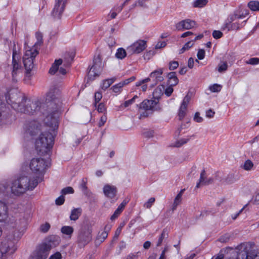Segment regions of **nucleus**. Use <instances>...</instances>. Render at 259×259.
I'll return each instance as SVG.
<instances>
[{"instance_id":"23","label":"nucleus","mask_w":259,"mask_h":259,"mask_svg":"<svg viewBox=\"0 0 259 259\" xmlns=\"http://www.w3.org/2000/svg\"><path fill=\"white\" fill-rule=\"evenodd\" d=\"M90 238L91 237L89 232L86 233L81 231L78 236L77 241L79 243L84 244L88 242Z\"/></svg>"},{"instance_id":"28","label":"nucleus","mask_w":259,"mask_h":259,"mask_svg":"<svg viewBox=\"0 0 259 259\" xmlns=\"http://www.w3.org/2000/svg\"><path fill=\"white\" fill-rule=\"evenodd\" d=\"M116 80V78L115 77H113L111 78L106 79L103 80L100 84L101 89L105 91L107 89L115 80Z\"/></svg>"},{"instance_id":"9","label":"nucleus","mask_w":259,"mask_h":259,"mask_svg":"<svg viewBox=\"0 0 259 259\" xmlns=\"http://www.w3.org/2000/svg\"><path fill=\"white\" fill-rule=\"evenodd\" d=\"M158 101L154 100H144L139 105V109L143 110L144 112L140 114V118L146 117L151 114L154 111L160 110V108L158 105Z\"/></svg>"},{"instance_id":"14","label":"nucleus","mask_w":259,"mask_h":259,"mask_svg":"<svg viewBox=\"0 0 259 259\" xmlns=\"http://www.w3.org/2000/svg\"><path fill=\"white\" fill-rule=\"evenodd\" d=\"M146 47V41L144 40H138L127 48V51L131 55L139 54L144 51Z\"/></svg>"},{"instance_id":"2","label":"nucleus","mask_w":259,"mask_h":259,"mask_svg":"<svg viewBox=\"0 0 259 259\" xmlns=\"http://www.w3.org/2000/svg\"><path fill=\"white\" fill-rule=\"evenodd\" d=\"M53 145V136L50 132L42 133L36 140L35 146L37 156L31 159V162H49L51 158L50 151Z\"/></svg>"},{"instance_id":"54","label":"nucleus","mask_w":259,"mask_h":259,"mask_svg":"<svg viewBox=\"0 0 259 259\" xmlns=\"http://www.w3.org/2000/svg\"><path fill=\"white\" fill-rule=\"evenodd\" d=\"M154 132L152 130H149L144 132L143 135L145 138H151L154 136Z\"/></svg>"},{"instance_id":"24","label":"nucleus","mask_w":259,"mask_h":259,"mask_svg":"<svg viewBox=\"0 0 259 259\" xmlns=\"http://www.w3.org/2000/svg\"><path fill=\"white\" fill-rule=\"evenodd\" d=\"M256 256V254L248 252L245 247L243 251H241L238 254L237 259H254Z\"/></svg>"},{"instance_id":"36","label":"nucleus","mask_w":259,"mask_h":259,"mask_svg":"<svg viewBox=\"0 0 259 259\" xmlns=\"http://www.w3.org/2000/svg\"><path fill=\"white\" fill-rule=\"evenodd\" d=\"M248 14V13L247 11H245V13H242L241 14H237V13H235L233 15L230 16V21L229 22L231 23L237 19H242L244 18Z\"/></svg>"},{"instance_id":"16","label":"nucleus","mask_w":259,"mask_h":259,"mask_svg":"<svg viewBox=\"0 0 259 259\" xmlns=\"http://www.w3.org/2000/svg\"><path fill=\"white\" fill-rule=\"evenodd\" d=\"M189 102L190 97L188 96H186L183 99L179 109L178 116L180 120H182L186 115L187 106Z\"/></svg>"},{"instance_id":"62","label":"nucleus","mask_w":259,"mask_h":259,"mask_svg":"<svg viewBox=\"0 0 259 259\" xmlns=\"http://www.w3.org/2000/svg\"><path fill=\"white\" fill-rule=\"evenodd\" d=\"M106 110L105 105L103 103H100L98 105V112H104Z\"/></svg>"},{"instance_id":"45","label":"nucleus","mask_w":259,"mask_h":259,"mask_svg":"<svg viewBox=\"0 0 259 259\" xmlns=\"http://www.w3.org/2000/svg\"><path fill=\"white\" fill-rule=\"evenodd\" d=\"M155 201V199L154 197H151L144 204V207L147 208H150L151 207L153 203Z\"/></svg>"},{"instance_id":"3","label":"nucleus","mask_w":259,"mask_h":259,"mask_svg":"<svg viewBox=\"0 0 259 259\" xmlns=\"http://www.w3.org/2000/svg\"><path fill=\"white\" fill-rule=\"evenodd\" d=\"M58 244L59 238L56 236H50L36 246L29 255L28 259H46L51 249Z\"/></svg>"},{"instance_id":"64","label":"nucleus","mask_w":259,"mask_h":259,"mask_svg":"<svg viewBox=\"0 0 259 259\" xmlns=\"http://www.w3.org/2000/svg\"><path fill=\"white\" fill-rule=\"evenodd\" d=\"M253 201L254 203L259 204V190L257 191L256 194L253 197Z\"/></svg>"},{"instance_id":"32","label":"nucleus","mask_w":259,"mask_h":259,"mask_svg":"<svg viewBox=\"0 0 259 259\" xmlns=\"http://www.w3.org/2000/svg\"><path fill=\"white\" fill-rule=\"evenodd\" d=\"M62 60L61 59L56 60L50 69L49 73L51 74H54L59 69V66L62 63Z\"/></svg>"},{"instance_id":"22","label":"nucleus","mask_w":259,"mask_h":259,"mask_svg":"<svg viewBox=\"0 0 259 259\" xmlns=\"http://www.w3.org/2000/svg\"><path fill=\"white\" fill-rule=\"evenodd\" d=\"M185 191V189H182L176 196L171 207L172 211L176 210L178 205L181 203L182 200V197Z\"/></svg>"},{"instance_id":"29","label":"nucleus","mask_w":259,"mask_h":259,"mask_svg":"<svg viewBox=\"0 0 259 259\" xmlns=\"http://www.w3.org/2000/svg\"><path fill=\"white\" fill-rule=\"evenodd\" d=\"M96 65L94 64L90 69V71H89L87 84L89 83L90 81L94 80L96 79V76L97 75V73L96 72Z\"/></svg>"},{"instance_id":"20","label":"nucleus","mask_w":259,"mask_h":259,"mask_svg":"<svg viewBox=\"0 0 259 259\" xmlns=\"http://www.w3.org/2000/svg\"><path fill=\"white\" fill-rule=\"evenodd\" d=\"M111 229V226L110 225H106L104 228L103 230L101 232H98V242L100 243H102L104 241V240L107 238L108 233L110 232Z\"/></svg>"},{"instance_id":"43","label":"nucleus","mask_w":259,"mask_h":259,"mask_svg":"<svg viewBox=\"0 0 259 259\" xmlns=\"http://www.w3.org/2000/svg\"><path fill=\"white\" fill-rule=\"evenodd\" d=\"M122 86L120 83L114 85L111 88L112 91L115 93H119L122 91Z\"/></svg>"},{"instance_id":"17","label":"nucleus","mask_w":259,"mask_h":259,"mask_svg":"<svg viewBox=\"0 0 259 259\" xmlns=\"http://www.w3.org/2000/svg\"><path fill=\"white\" fill-rule=\"evenodd\" d=\"M40 124L36 121L30 122L28 127L26 129V133L27 134L33 136L38 133L40 130Z\"/></svg>"},{"instance_id":"1","label":"nucleus","mask_w":259,"mask_h":259,"mask_svg":"<svg viewBox=\"0 0 259 259\" xmlns=\"http://www.w3.org/2000/svg\"><path fill=\"white\" fill-rule=\"evenodd\" d=\"M45 163H30V172H24L12 183L11 190L15 195H20L27 190H33L43 180L46 169Z\"/></svg>"},{"instance_id":"35","label":"nucleus","mask_w":259,"mask_h":259,"mask_svg":"<svg viewBox=\"0 0 259 259\" xmlns=\"http://www.w3.org/2000/svg\"><path fill=\"white\" fill-rule=\"evenodd\" d=\"M168 232L166 229H164L162 233H161L159 237V238L158 239V241L157 242L156 246H160L164 238H166L168 237Z\"/></svg>"},{"instance_id":"53","label":"nucleus","mask_w":259,"mask_h":259,"mask_svg":"<svg viewBox=\"0 0 259 259\" xmlns=\"http://www.w3.org/2000/svg\"><path fill=\"white\" fill-rule=\"evenodd\" d=\"M223 36V33L219 30H214L212 32V36L215 39H219L222 37Z\"/></svg>"},{"instance_id":"7","label":"nucleus","mask_w":259,"mask_h":259,"mask_svg":"<svg viewBox=\"0 0 259 259\" xmlns=\"http://www.w3.org/2000/svg\"><path fill=\"white\" fill-rule=\"evenodd\" d=\"M0 222L5 223L7 226L13 228H18L20 226L19 222L13 217H9L8 205L1 201H0Z\"/></svg>"},{"instance_id":"15","label":"nucleus","mask_w":259,"mask_h":259,"mask_svg":"<svg viewBox=\"0 0 259 259\" xmlns=\"http://www.w3.org/2000/svg\"><path fill=\"white\" fill-rule=\"evenodd\" d=\"M196 25L195 21L189 19H185L180 21L176 25L177 29L180 30L182 29H190L194 27Z\"/></svg>"},{"instance_id":"56","label":"nucleus","mask_w":259,"mask_h":259,"mask_svg":"<svg viewBox=\"0 0 259 259\" xmlns=\"http://www.w3.org/2000/svg\"><path fill=\"white\" fill-rule=\"evenodd\" d=\"M64 201H65V198H64V197L63 196V195H62L59 196L58 198H57L56 199L55 202H56V204L57 205H60L64 203Z\"/></svg>"},{"instance_id":"30","label":"nucleus","mask_w":259,"mask_h":259,"mask_svg":"<svg viewBox=\"0 0 259 259\" xmlns=\"http://www.w3.org/2000/svg\"><path fill=\"white\" fill-rule=\"evenodd\" d=\"M81 209L80 208H74L72 210L70 215V219L72 221L77 220L79 217L81 215Z\"/></svg>"},{"instance_id":"26","label":"nucleus","mask_w":259,"mask_h":259,"mask_svg":"<svg viewBox=\"0 0 259 259\" xmlns=\"http://www.w3.org/2000/svg\"><path fill=\"white\" fill-rule=\"evenodd\" d=\"M228 20V22L226 23L223 26V29H228V30H229L230 29L238 30V29H240V27H242L243 26L242 24L245 22V21H244V22H242V23L241 24H239V23L235 22V23H232L231 25V26H230V23H231L229 22L230 21V18Z\"/></svg>"},{"instance_id":"44","label":"nucleus","mask_w":259,"mask_h":259,"mask_svg":"<svg viewBox=\"0 0 259 259\" xmlns=\"http://www.w3.org/2000/svg\"><path fill=\"white\" fill-rule=\"evenodd\" d=\"M51 226L49 223H46L40 226V231L42 233H47L50 229Z\"/></svg>"},{"instance_id":"6","label":"nucleus","mask_w":259,"mask_h":259,"mask_svg":"<svg viewBox=\"0 0 259 259\" xmlns=\"http://www.w3.org/2000/svg\"><path fill=\"white\" fill-rule=\"evenodd\" d=\"M21 236L15 237L12 235H8L2 242L0 246V251L2 256L6 253H13L17 249L16 243L20 238Z\"/></svg>"},{"instance_id":"50","label":"nucleus","mask_w":259,"mask_h":259,"mask_svg":"<svg viewBox=\"0 0 259 259\" xmlns=\"http://www.w3.org/2000/svg\"><path fill=\"white\" fill-rule=\"evenodd\" d=\"M120 209H118V208L115 210L113 214L111 216L110 220L111 221H114L116 219H117L119 215L121 213L122 211H121Z\"/></svg>"},{"instance_id":"61","label":"nucleus","mask_w":259,"mask_h":259,"mask_svg":"<svg viewBox=\"0 0 259 259\" xmlns=\"http://www.w3.org/2000/svg\"><path fill=\"white\" fill-rule=\"evenodd\" d=\"M121 230H122V227H119L117 228V229H116V230L115 231V234H114V236L113 237L114 239H117L118 238L119 235L121 233Z\"/></svg>"},{"instance_id":"49","label":"nucleus","mask_w":259,"mask_h":259,"mask_svg":"<svg viewBox=\"0 0 259 259\" xmlns=\"http://www.w3.org/2000/svg\"><path fill=\"white\" fill-rule=\"evenodd\" d=\"M179 66V63L176 61H170L169 63V69L173 70L177 69Z\"/></svg>"},{"instance_id":"12","label":"nucleus","mask_w":259,"mask_h":259,"mask_svg":"<svg viewBox=\"0 0 259 259\" xmlns=\"http://www.w3.org/2000/svg\"><path fill=\"white\" fill-rule=\"evenodd\" d=\"M55 4L51 13V16L55 21L61 19L64 12L66 0H56Z\"/></svg>"},{"instance_id":"46","label":"nucleus","mask_w":259,"mask_h":259,"mask_svg":"<svg viewBox=\"0 0 259 259\" xmlns=\"http://www.w3.org/2000/svg\"><path fill=\"white\" fill-rule=\"evenodd\" d=\"M73 193L74 190L71 187H67L63 189L61 191V193L63 195L68 194H73Z\"/></svg>"},{"instance_id":"5","label":"nucleus","mask_w":259,"mask_h":259,"mask_svg":"<svg viewBox=\"0 0 259 259\" xmlns=\"http://www.w3.org/2000/svg\"><path fill=\"white\" fill-rule=\"evenodd\" d=\"M24 49L23 62L26 70V77H29L30 71L34 67V60L38 54V51L35 48H31L26 41L24 44Z\"/></svg>"},{"instance_id":"59","label":"nucleus","mask_w":259,"mask_h":259,"mask_svg":"<svg viewBox=\"0 0 259 259\" xmlns=\"http://www.w3.org/2000/svg\"><path fill=\"white\" fill-rule=\"evenodd\" d=\"M194 120L197 122H201L203 121V118L201 116H200V113L199 112H196L195 114Z\"/></svg>"},{"instance_id":"37","label":"nucleus","mask_w":259,"mask_h":259,"mask_svg":"<svg viewBox=\"0 0 259 259\" xmlns=\"http://www.w3.org/2000/svg\"><path fill=\"white\" fill-rule=\"evenodd\" d=\"M249 8L253 11H259V2L252 1L248 4Z\"/></svg>"},{"instance_id":"38","label":"nucleus","mask_w":259,"mask_h":259,"mask_svg":"<svg viewBox=\"0 0 259 259\" xmlns=\"http://www.w3.org/2000/svg\"><path fill=\"white\" fill-rule=\"evenodd\" d=\"M208 2L207 0H196L193 3L194 8H202L205 6Z\"/></svg>"},{"instance_id":"11","label":"nucleus","mask_w":259,"mask_h":259,"mask_svg":"<svg viewBox=\"0 0 259 259\" xmlns=\"http://www.w3.org/2000/svg\"><path fill=\"white\" fill-rule=\"evenodd\" d=\"M41 107V103L37 100L34 101L26 100V102L22 105L21 108H19V112L32 114L35 112L38 111Z\"/></svg>"},{"instance_id":"21","label":"nucleus","mask_w":259,"mask_h":259,"mask_svg":"<svg viewBox=\"0 0 259 259\" xmlns=\"http://www.w3.org/2000/svg\"><path fill=\"white\" fill-rule=\"evenodd\" d=\"M167 83L169 85L175 86L179 83V79L175 72H171L167 74Z\"/></svg>"},{"instance_id":"40","label":"nucleus","mask_w":259,"mask_h":259,"mask_svg":"<svg viewBox=\"0 0 259 259\" xmlns=\"http://www.w3.org/2000/svg\"><path fill=\"white\" fill-rule=\"evenodd\" d=\"M9 189V183L7 181H4L0 184V192L3 193L8 192Z\"/></svg>"},{"instance_id":"33","label":"nucleus","mask_w":259,"mask_h":259,"mask_svg":"<svg viewBox=\"0 0 259 259\" xmlns=\"http://www.w3.org/2000/svg\"><path fill=\"white\" fill-rule=\"evenodd\" d=\"M194 137L195 136L192 135L191 136H188L187 138H182L177 141L175 143L174 146L176 147H180L181 146L186 144L191 139V138H194Z\"/></svg>"},{"instance_id":"4","label":"nucleus","mask_w":259,"mask_h":259,"mask_svg":"<svg viewBox=\"0 0 259 259\" xmlns=\"http://www.w3.org/2000/svg\"><path fill=\"white\" fill-rule=\"evenodd\" d=\"M10 43V47L13 51L12 62L11 67L12 80L14 82H17L22 73V67L19 63L20 49L18 47H17V44L15 41Z\"/></svg>"},{"instance_id":"19","label":"nucleus","mask_w":259,"mask_h":259,"mask_svg":"<svg viewBox=\"0 0 259 259\" xmlns=\"http://www.w3.org/2000/svg\"><path fill=\"white\" fill-rule=\"evenodd\" d=\"M212 179H206V173L204 169H203L200 174L199 181L197 183L196 187L198 188L201 185H206L210 184L212 182Z\"/></svg>"},{"instance_id":"25","label":"nucleus","mask_w":259,"mask_h":259,"mask_svg":"<svg viewBox=\"0 0 259 259\" xmlns=\"http://www.w3.org/2000/svg\"><path fill=\"white\" fill-rule=\"evenodd\" d=\"M164 90L165 87L164 85L158 86L153 93V99L158 101L159 98L163 94Z\"/></svg>"},{"instance_id":"31","label":"nucleus","mask_w":259,"mask_h":259,"mask_svg":"<svg viewBox=\"0 0 259 259\" xmlns=\"http://www.w3.org/2000/svg\"><path fill=\"white\" fill-rule=\"evenodd\" d=\"M75 56V53L73 52L67 53L65 54L64 58V65L69 66L71 62L73 61Z\"/></svg>"},{"instance_id":"51","label":"nucleus","mask_w":259,"mask_h":259,"mask_svg":"<svg viewBox=\"0 0 259 259\" xmlns=\"http://www.w3.org/2000/svg\"><path fill=\"white\" fill-rule=\"evenodd\" d=\"M246 63L247 64L251 65H256L259 64V58H251L248 61H246Z\"/></svg>"},{"instance_id":"18","label":"nucleus","mask_w":259,"mask_h":259,"mask_svg":"<svg viewBox=\"0 0 259 259\" xmlns=\"http://www.w3.org/2000/svg\"><path fill=\"white\" fill-rule=\"evenodd\" d=\"M163 72V68H158L157 70L152 72L150 74V77L153 78L154 81L157 83L158 82L162 81L163 77L161 76Z\"/></svg>"},{"instance_id":"41","label":"nucleus","mask_w":259,"mask_h":259,"mask_svg":"<svg viewBox=\"0 0 259 259\" xmlns=\"http://www.w3.org/2000/svg\"><path fill=\"white\" fill-rule=\"evenodd\" d=\"M58 92V91L56 89L54 90L53 91H50L47 94L48 99H50L51 100H55L57 98V96L59 95Z\"/></svg>"},{"instance_id":"55","label":"nucleus","mask_w":259,"mask_h":259,"mask_svg":"<svg viewBox=\"0 0 259 259\" xmlns=\"http://www.w3.org/2000/svg\"><path fill=\"white\" fill-rule=\"evenodd\" d=\"M197 56L199 60H202L205 57V51L203 49H199L198 51Z\"/></svg>"},{"instance_id":"58","label":"nucleus","mask_w":259,"mask_h":259,"mask_svg":"<svg viewBox=\"0 0 259 259\" xmlns=\"http://www.w3.org/2000/svg\"><path fill=\"white\" fill-rule=\"evenodd\" d=\"M107 121V116L104 114L101 117L100 119V122L98 123V125L100 126H103L105 123Z\"/></svg>"},{"instance_id":"48","label":"nucleus","mask_w":259,"mask_h":259,"mask_svg":"<svg viewBox=\"0 0 259 259\" xmlns=\"http://www.w3.org/2000/svg\"><path fill=\"white\" fill-rule=\"evenodd\" d=\"M253 166V163H243L240 165V167L242 168L245 170H251Z\"/></svg>"},{"instance_id":"34","label":"nucleus","mask_w":259,"mask_h":259,"mask_svg":"<svg viewBox=\"0 0 259 259\" xmlns=\"http://www.w3.org/2000/svg\"><path fill=\"white\" fill-rule=\"evenodd\" d=\"M35 36L37 39V41L31 47V48H35L37 51L39 50V47L42 42V35L39 32H37L35 34Z\"/></svg>"},{"instance_id":"8","label":"nucleus","mask_w":259,"mask_h":259,"mask_svg":"<svg viewBox=\"0 0 259 259\" xmlns=\"http://www.w3.org/2000/svg\"><path fill=\"white\" fill-rule=\"evenodd\" d=\"M53 105V103L50 102L49 105L50 107L49 108L47 115L44 119L45 124L49 126L52 131L55 130L58 126L59 108L56 107L55 109L52 110Z\"/></svg>"},{"instance_id":"42","label":"nucleus","mask_w":259,"mask_h":259,"mask_svg":"<svg viewBox=\"0 0 259 259\" xmlns=\"http://www.w3.org/2000/svg\"><path fill=\"white\" fill-rule=\"evenodd\" d=\"M228 68V64L226 62H221L218 65V70L219 72L226 71Z\"/></svg>"},{"instance_id":"57","label":"nucleus","mask_w":259,"mask_h":259,"mask_svg":"<svg viewBox=\"0 0 259 259\" xmlns=\"http://www.w3.org/2000/svg\"><path fill=\"white\" fill-rule=\"evenodd\" d=\"M173 86L169 85L167 88L165 89L164 90V93L165 95H166L167 96H170L172 93L174 91V89L172 88Z\"/></svg>"},{"instance_id":"13","label":"nucleus","mask_w":259,"mask_h":259,"mask_svg":"<svg viewBox=\"0 0 259 259\" xmlns=\"http://www.w3.org/2000/svg\"><path fill=\"white\" fill-rule=\"evenodd\" d=\"M103 191L105 197L110 199L111 203H115L117 200V189L116 186L106 184L103 188Z\"/></svg>"},{"instance_id":"10","label":"nucleus","mask_w":259,"mask_h":259,"mask_svg":"<svg viewBox=\"0 0 259 259\" xmlns=\"http://www.w3.org/2000/svg\"><path fill=\"white\" fill-rule=\"evenodd\" d=\"M12 107L19 112V108H21L24 103L26 102V99L24 94L16 90H12L9 93V99Z\"/></svg>"},{"instance_id":"52","label":"nucleus","mask_w":259,"mask_h":259,"mask_svg":"<svg viewBox=\"0 0 259 259\" xmlns=\"http://www.w3.org/2000/svg\"><path fill=\"white\" fill-rule=\"evenodd\" d=\"M138 97L137 96H135L132 99H130V100H128L127 101H126L124 104H123V106H124V107H127L128 106H129L130 105L132 104L134 102H135V100L136 98H137Z\"/></svg>"},{"instance_id":"60","label":"nucleus","mask_w":259,"mask_h":259,"mask_svg":"<svg viewBox=\"0 0 259 259\" xmlns=\"http://www.w3.org/2000/svg\"><path fill=\"white\" fill-rule=\"evenodd\" d=\"M62 257L61 254L59 252H57L54 254H52L49 259H61Z\"/></svg>"},{"instance_id":"27","label":"nucleus","mask_w":259,"mask_h":259,"mask_svg":"<svg viewBox=\"0 0 259 259\" xmlns=\"http://www.w3.org/2000/svg\"><path fill=\"white\" fill-rule=\"evenodd\" d=\"M74 229L71 226H64L61 229V233L66 236V237L70 239L73 233Z\"/></svg>"},{"instance_id":"47","label":"nucleus","mask_w":259,"mask_h":259,"mask_svg":"<svg viewBox=\"0 0 259 259\" xmlns=\"http://www.w3.org/2000/svg\"><path fill=\"white\" fill-rule=\"evenodd\" d=\"M222 86L218 84H214L209 87V90L212 92H219L221 90Z\"/></svg>"},{"instance_id":"39","label":"nucleus","mask_w":259,"mask_h":259,"mask_svg":"<svg viewBox=\"0 0 259 259\" xmlns=\"http://www.w3.org/2000/svg\"><path fill=\"white\" fill-rule=\"evenodd\" d=\"M126 55V53L125 50L123 48H119L117 50V52L116 53L115 56L116 58L119 59H122L125 57Z\"/></svg>"},{"instance_id":"63","label":"nucleus","mask_w":259,"mask_h":259,"mask_svg":"<svg viewBox=\"0 0 259 259\" xmlns=\"http://www.w3.org/2000/svg\"><path fill=\"white\" fill-rule=\"evenodd\" d=\"M139 253V252H138L135 253H131L127 256L126 259H135L138 257V254Z\"/></svg>"}]
</instances>
